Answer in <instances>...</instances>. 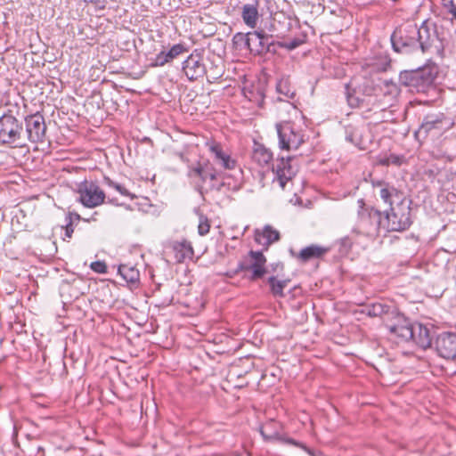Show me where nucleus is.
Listing matches in <instances>:
<instances>
[{"label": "nucleus", "mask_w": 456, "mask_h": 456, "mask_svg": "<svg viewBox=\"0 0 456 456\" xmlns=\"http://www.w3.org/2000/svg\"><path fill=\"white\" fill-rule=\"evenodd\" d=\"M251 158L261 167H271L274 175L273 181H277L282 189L298 171V167L295 163L296 157L278 156L273 159V152L260 143H255Z\"/></svg>", "instance_id": "1"}, {"label": "nucleus", "mask_w": 456, "mask_h": 456, "mask_svg": "<svg viewBox=\"0 0 456 456\" xmlns=\"http://www.w3.org/2000/svg\"><path fill=\"white\" fill-rule=\"evenodd\" d=\"M391 320L387 323L393 330V335L390 339L397 343L412 342L418 346L426 349L432 344L433 337L430 329L419 322L411 323L404 316L391 315Z\"/></svg>", "instance_id": "2"}, {"label": "nucleus", "mask_w": 456, "mask_h": 456, "mask_svg": "<svg viewBox=\"0 0 456 456\" xmlns=\"http://www.w3.org/2000/svg\"><path fill=\"white\" fill-rule=\"evenodd\" d=\"M437 75V66L427 65L417 69L402 71L399 81L411 93L428 94L430 91L436 89L435 81Z\"/></svg>", "instance_id": "3"}, {"label": "nucleus", "mask_w": 456, "mask_h": 456, "mask_svg": "<svg viewBox=\"0 0 456 456\" xmlns=\"http://www.w3.org/2000/svg\"><path fill=\"white\" fill-rule=\"evenodd\" d=\"M218 175L219 173L209 160L197 161L188 167L187 176L201 195L209 191L220 190V185L216 184Z\"/></svg>", "instance_id": "4"}, {"label": "nucleus", "mask_w": 456, "mask_h": 456, "mask_svg": "<svg viewBox=\"0 0 456 456\" xmlns=\"http://www.w3.org/2000/svg\"><path fill=\"white\" fill-rule=\"evenodd\" d=\"M0 145L10 148L26 146L23 123L10 110L0 117Z\"/></svg>", "instance_id": "5"}, {"label": "nucleus", "mask_w": 456, "mask_h": 456, "mask_svg": "<svg viewBox=\"0 0 456 456\" xmlns=\"http://www.w3.org/2000/svg\"><path fill=\"white\" fill-rule=\"evenodd\" d=\"M279 137V145L282 150H297L305 142V134L302 129L296 127L290 122L276 124Z\"/></svg>", "instance_id": "6"}, {"label": "nucleus", "mask_w": 456, "mask_h": 456, "mask_svg": "<svg viewBox=\"0 0 456 456\" xmlns=\"http://www.w3.org/2000/svg\"><path fill=\"white\" fill-rule=\"evenodd\" d=\"M391 44L395 52L418 50L417 26L407 24L397 28L391 36Z\"/></svg>", "instance_id": "7"}, {"label": "nucleus", "mask_w": 456, "mask_h": 456, "mask_svg": "<svg viewBox=\"0 0 456 456\" xmlns=\"http://www.w3.org/2000/svg\"><path fill=\"white\" fill-rule=\"evenodd\" d=\"M76 191L78 194V202L89 208L102 205L106 198L105 192L92 181L85 180L80 183Z\"/></svg>", "instance_id": "8"}, {"label": "nucleus", "mask_w": 456, "mask_h": 456, "mask_svg": "<svg viewBox=\"0 0 456 456\" xmlns=\"http://www.w3.org/2000/svg\"><path fill=\"white\" fill-rule=\"evenodd\" d=\"M379 215L378 227L385 231H403L411 225L409 212L402 214L400 216L394 209H383L381 211L376 208Z\"/></svg>", "instance_id": "9"}, {"label": "nucleus", "mask_w": 456, "mask_h": 456, "mask_svg": "<svg viewBox=\"0 0 456 456\" xmlns=\"http://www.w3.org/2000/svg\"><path fill=\"white\" fill-rule=\"evenodd\" d=\"M403 316L392 305H387L381 302H372V326H376L380 330L381 332H385L386 335L391 338L393 335V330L387 324L391 320V315Z\"/></svg>", "instance_id": "10"}, {"label": "nucleus", "mask_w": 456, "mask_h": 456, "mask_svg": "<svg viewBox=\"0 0 456 456\" xmlns=\"http://www.w3.org/2000/svg\"><path fill=\"white\" fill-rule=\"evenodd\" d=\"M250 258L249 262L246 260L238 263L239 271H249L250 275L248 280L251 281H257L264 277L268 273L266 268V257L264 256L262 251L250 250L248 254Z\"/></svg>", "instance_id": "11"}, {"label": "nucleus", "mask_w": 456, "mask_h": 456, "mask_svg": "<svg viewBox=\"0 0 456 456\" xmlns=\"http://www.w3.org/2000/svg\"><path fill=\"white\" fill-rule=\"evenodd\" d=\"M26 142H43L45 137L46 124L45 118L39 112L27 115L24 118Z\"/></svg>", "instance_id": "12"}, {"label": "nucleus", "mask_w": 456, "mask_h": 456, "mask_svg": "<svg viewBox=\"0 0 456 456\" xmlns=\"http://www.w3.org/2000/svg\"><path fill=\"white\" fill-rule=\"evenodd\" d=\"M183 71L190 81L198 80L207 74L202 52L194 50L183 62Z\"/></svg>", "instance_id": "13"}, {"label": "nucleus", "mask_w": 456, "mask_h": 456, "mask_svg": "<svg viewBox=\"0 0 456 456\" xmlns=\"http://www.w3.org/2000/svg\"><path fill=\"white\" fill-rule=\"evenodd\" d=\"M291 27L290 18L281 14L279 16L275 15L270 22L265 23L263 27L257 29H262L265 32V34L268 36L269 39H273V37L283 39Z\"/></svg>", "instance_id": "14"}, {"label": "nucleus", "mask_w": 456, "mask_h": 456, "mask_svg": "<svg viewBox=\"0 0 456 456\" xmlns=\"http://www.w3.org/2000/svg\"><path fill=\"white\" fill-rule=\"evenodd\" d=\"M399 94L395 83L389 79L379 80V83L372 86V94L378 102L389 104Z\"/></svg>", "instance_id": "15"}, {"label": "nucleus", "mask_w": 456, "mask_h": 456, "mask_svg": "<svg viewBox=\"0 0 456 456\" xmlns=\"http://www.w3.org/2000/svg\"><path fill=\"white\" fill-rule=\"evenodd\" d=\"M346 101L352 108L362 107L365 103L368 105L370 96V86L367 82L362 85H357L354 88L353 93H351L350 85L346 84Z\"/></svg>", "instance_id": "16"}, {"label": "nucleus", "mask_w": 456, "mask_h": 456, "mask_svg": "<svg viewBox=\"0 0 456 456\" xmlns=\"http://www.w3.org/2000/svg\"><path fill=\"white\" fill-rule=\"evenodd\" d=\"M330 248L316 244H312L303 248L300 251L296 252L292 248L289 249L290 255L299 263L306 264L313 260L322 259Z\"/></svg>", "instance_id": "17"}, {"label": "nucleus", "mask_w": 456, "mask_h": 456, "mask_svg": "<svg viewBox=\"0 0 456 456\" xmlns=\"http://www.w3.org/2000/svg\"><path fill=\"white\" fill-rule=\"evenodd\" d=\"M436 348L438 354L445 359H456V334L444 332L436 341Z\"/></svg>", "instance_id": "18"}, {"label": "nucleus", "mask_w": 456, "mask_h": 456, "mask_svg": "<svg viewBox=\"0 0 456 456\" xmlns=\"http://www.w3.org/2000/svg\"><path fill=\"white\" fill-rule=\"evenodd\" d=\"M207 146L216 164L220 165L222 167L227 170H232L236 167V160L224 150L221 143L212 141L208 142Z\"/></svg>", "instance_id": "19"}, {"label": "nucleus", "mask_w": 456, "mask_h": 456, "mask_svg": "<svg viewBox=\"0 0 456 456\" xmlns=\"http://www.w3.org/2000/svg\"><path fill=\"white\" fill-rule=\"evenodd\" d=\"M437 35L436 29L431 28L425 21L420 27H417L418 50L425 53L432 46L436 39Z\"/></svg>", "instance_id": "20"}, {"label": "nucleus", "mask_w": 456, "mask_h": 456, "mask_svg": "<svg viewBox=\"0 0 456 456\" xmlns=\"http://www.w3.org/2000/svg\"><path fill=\"white\" fill-rule=\"evenodd\" d=\"M170 248L175 254V259L177 263H183L186 260H191L194 256V250L191 243L185 239L181 241H172L170 243Z\"/></svg>", "instance_id": "21"}, {"label": "nucleus", "mask_w": 456, "mask_h": 456, "mask_svg": "<svg viewBox=\"0 0 456 456\" xmlns=\"http://www.w3.org/2000/svg\"><path fill=\"white\" fill-rule=\"evenodd\" d=\"M255 241L266 250L269 246L280 240V232L270 225H265L263 230L255 231Z\"/></svg>", "instance_id": "22"}, {"label": "nucleus", "mask_w": 456, "mask_h": 456, "mask_svg": "<svg viewBox=\"0 0 456 456\" xmlns=\"http://www.w3.org/2000/svg\"><path fill=\"white\" fill-rule=\"evenodd\" d=\"M262 29H256L249 32L250 35V51L255 56L265 55V45L270 41L268 36Z\"/></svg>", "instance_id": "23"}, {"label": "nucleus", "mask_w": 456, "mask_h": 456, "mask_svg": "<svg viewBox=\"0 0 456 456\" xmlns=\"http://www.w3.org/2000/svg\"><path fill=\"white\" fill-rule=\"evenodd\" d=\"M259 0H253L242 6L241 18L243 22L250 28H256L259 20Z\"/></svg>", "instance_id": "24"}, {"label": "nucleus", "mask_w": 456, "mask_h": 456, "mask_svg": "<svg viewBox=\"0 0 456 456\" xmlns=\"http://www.w3.org/2000/svg\"><path fill=\"white\" fill-rule=\"evenodd\" d=\"M281 425L274 419H269L260 426L259 432L265 441L281 439Z\"/></svg>", "instance_id": "25"}, {"label": "nucleus", "mask_w": 456, "mask_h": 456, "mask_svg": "<svg viewBox=\"0 0 456 456\" xmlns=\"http://www.w3.org/2000/svg\"><path fill=\"white\" fill-rule=\"evenodd\" d=\"M374 189H379V196L384 204V209H392L393 197L397 194V191L393 186L388 184L372 183Z\"/></svg>", "instance_id": "26"}, {"label": "nucleus", "mask_w": 456, "mask_h": 456, "mask_svg": "<svg viewBox=\"0 0 456 456\" xmlns=\"http://www.w3.org/2000/svg\"><path fill=\"white\" fill-rule=\"evenodd\" d=\"M391 68V59L387 51H376L372 56V73L386 72Z\"/></svg>", "instance_id": "27"}, {"label": "nucleus", "mask_w": 456, "mask_h": 456, "mask_svg": "<svg viewBox=\"0 0 456 456\" xmlns=\"http://www.w3.org/2000/svg\"><path fill=\"white\" fill-rule=\"evenodd\" d=\"M434 130H436L437 132L444 130L443 118L438 115H428L423 119L419 132L428 134Z\"/></svg>", "instance_id": "28"}, {"label": "nucleus", "mask_w": 456, "mask_h": 456, "mask_svg": "<svg viewBox=\"0 0 456 456\" xmlns=\"http://www.w3.org/2000/svg\"><path fill=\"white\" fill-rule=\"evenodd\" d=\"M232 48L235 51H250V35L249 32H238L233 35L232 39Z\"/></svg>", "instance_id": "29"}, {"label": "nucleus", "mask_w": 456, "mask_h": 456, "mask_svg": "<svg viewBox=\"0 0 456 456\" xmlns=\"http://www.w3.org/2000/svg\"><path fill=\"white\" fill-rule=\"evenodd\" d=\"M290 281L289 279L278 280L276 276L273 275L267 279V283L270 287V291L273 297H283L284 289L288 286Z\"/></svg>", "instance_id": "30"}, {"label": "nucleus", "mask_w": 456, "mask_h": 456, "mask_svg": "<svg viewBox=\"0 0 456 456\" xmlns=\"http://www.w3.org/2000/svg\"><path fill=\"white\" fill-rule=\"evenodd\" d=\"M118 272L126 282L134 283L139 281V271L133 265L121 264L118 265Z\"/></svg>", "instance_id": "31"}, {"label": "nucleus", "mask_w": 456, "mask_h": 456, "mask_svg": "<svg viewBox=\"0 0 456 456\" xmlns=\"http://www.w3.org/2000/svg\"><path fill=\"white\" fill-rule=\"evenodd\" d=\"M276 89L279 94H282L288 99H293L295 96V90L289 78H281L277 83Z\"/></svg>", "instance_id": "32"}, {"label": "nucleus", "mask_w": 456, "mask_h": 456, "mask_svg": "<svg viewBox=\"0 0 456 456\" xmlns=\"http://www.w3.org/2000/svg\"><path fill=\"white\" fill-rule=\"evenodd\" d=\"M307 35L305 33H303L300 37H295L289 42H284L281 41V44H279V48H283L288 51H292L303 44L306 42Z\"/></svg>", "instance_id": "33"}, {"label": "nucleus", "mask_w": 456, "mask_h": 456, "mask_svg": "<svg viewBox=\"0 0 456 456\" xmlns=\"http://www.w3.org/2000/svg\"><path fill=\"white\" fill-rule=\"evenodd\" d=\"M307 35L305 33H303L300 37H295L289 42H284L281 41V44H279V48H283L288 51H292L303 44L306 42Z\"/></svg>", "instance_id": "34"}, {"label": "nucleus", "mask_w": 456, "mask_h": 456, "mask_svg": "<svg viewBox=\"0 0 456 456\" xmlns=\"http://www.w3.org/2000/svg\"><path fill=\"white\" fill-rule=\"evenodd\" d=\"M73 219H76V220H80V216L77 213H69V215L66 216V225L64 227L65 229V238H69L70 239L72 237V234L74 232V228H73Z\"/></svg>", "instance_id": "35"}, {"label": "nucleus", "mask_w": 456, "mask_h": 456, "mask_svg": "<svg viewBox=\"0 0 456 456\" xmlns=\"http://www.w3.org/2000/svg\"><path fill=\"white\" fill-rule=\"evenodd\" d=\"M185 52H187V48L184 46V45L176 44L174 45L167 52H165V53L171 62L174 59Z\"/></svg>", "instance_id": "36"}, {"label": "nucleus", "mask_w": 456, "mask_h": 456, "mask_svg": "<svg viewBox=\"0 0 456 456\" xmlns=\"http://www.w3.org/2000/svg\"><path fill=\"white\" fill-rule=\"evenodd\" d=\"M106 184L113 189H115L117 191H118L121 195L129 197L130 199H134L135 196L132 194L124 185L118 183L110 178H105Z\"/></svg>", "instance_id": "37"}, {"label": "nucleus", "mask_w": 456, "mask_h": 456, "mask_svg": "<svg viewBox=\"0 0 456 456\" xmlns=\"http://www.w3.org/2000/svg\"><path fill=\"white\" fill-rule=\"evenodd\" d=\"M279 441H281L285 444H290V445H294L296 447H298L302 450H304L306 453H308L309 455L311 456H314V452L312 449H310L309 447H307L305 444L299 442V441H297L293 438H290V437H284L281 436V439H280Z\"/></svg>", "instance_id": "38"}, {"label": "nucleus", "mask_w": 456, "mask_h": 456, "mask_svg": "<svg viewBox=\"0 0 456 456\" xmlns=\"http://www.w3.org/2000/svg\"><path fill=\"white\" fill-rule=\"evenodd\" d=\"M443 6L449 14L452 15L451 20L456 24V3L454 0H443Z\"/></svg>", "instance_id": "39"}, {"label": "nucleus", "mask_w": 456, "mask_h": 456, "mask_svg": "<svg viewBox=\"0 0 456 456\" xmlns=\"http://www.w3.org/2000/svg\"><path fill=\"white\" fill-rule=\"evenodd\" d=\"M169 60L167 59L165 51H161L159 53L156 55L152 62L151 63V67H161L167 63H169Z\"/></svg>", "instance_id": "40"}, {"label": "nucleus", "mask_w": 456, "mask_h": 456, "mask_svg": "<svg viewBox=\"0 0 456 456\" xmlns=\"http://www.w3.org/2000/svg\"><path fill=\"white\" fill-rule=\"evenodd\" d=\"M210 224L207 217H200L198 225V232L200 236H204L209 232Z\"/></svg>", "instance_id": "41"}, {"label": "nucleus", "mask_w": 456, "mask_h": 456, "mask_svg": "<svg viewBox=\"0 0 456 456\" xmlns=\"http://www.w3.org/2000/svg\"><path fill=\"white\" fill-rule=\"evenodd\" d=\"M91 269L97 273H107V265L103 261H94L90 265Z\"/></svg>", "instance_id": "42"}, {"label": "nucleus", "mask_w": 456, "mask_h": 456, "mask_svg": "<svg viewBox=\"0 0 456 456\" xmlns=\"http://www.w3.org/2000/svg\"><path fill=\"white\" fill-rule=\"evenodd\" d=\"M86 4H91L95 10L102 11L106 8L108 2L106 0H82Z\"/></svg>", "instance_id": "43"}, {"label": "nucleus", "mask_w": 456, "mask_h": 456, "mask_svg": "<svg viewBox=\"0 0 456 456\" xmlns=\"http://www.w3.org/2000/svg\"><path fill=\"white\" fill-rule=\"evenodd\" d=\"M279 44H281V41H275L273 39H270L268 44L265 45V54H266L268 53L275 54L277 53V48L279 47Z\"/></svg>", "instance_id": "44"}, {"label": "nucleus", "mask_w": 456, "mask_h": 456, "mask_svg": "<svg viewBox=\"0 0 456 456\" xmlns=\"http://www.w3.org/2000/svg\"><path fill=\"white\" fill-rule=\"evenodd\" d=\"M377 163L383 166L389 165L390 163L399 165L400 161L398 157L391 156L389 158H379Z\"/></svg>", "instance_id": "45"}, {"label": "nucleus", "mask_w": 456, "mask_h": 456, "mask_svg": "<svg viewBox=\"0 0 456 456\" xmlns=\"http://www.w3.org/2000/svg\"><path fill=\"white\" fill-rule=\"evenodd\" d=\"M240 272H241V271H239V270H238V266H237L235 270L227 272V273H226V275H227L228 277H230V278H232V277H234L235 275H237V274H238L239 273H240Z\"/></svg>", "instance_id": "46"}, {"label": "nucleus", "mask_w": 456, "mask_h": 456, "mask_svg": "<svg viewBox=\"0 0 456 456\" xmlns=\"http://www.w3.org/2000/svg\"><path fill=\"white\" fill-rule=\"evenodd\" d=\"M450 179L452 180V182L453 183H455V184H456V172H452V173L450 174Z\"/></svg>", "instance_id": "47"}, {"label": "nucleus", "mask_w": 456, "mask_h": 456, "mask_svg": "<svg viewBox=\"0 0 456 456\" xmlns=\"http://www.w3.org/2000/svg\"><path fill=\"white\" fill-rule=\"evenodd\" d=\"M358 205L360 209L362 210L365 205L364 200L362 199L358 200Z\"/></svg>", "instance_id": "48"}, {"label": "nucleus", "mask_w": 456, "mask_h": 456, "mask_svg": "<svg viewBox=\"0 0 456 456\" xmlns=\"http://www.w3.org/2000/svg\"><path fill=\"white\" fill-rule=\"evenodd\" d=\"M179 157H180V159H181V160H182V161H183V162H188L187 158H186L183 153H180V154H179Z\"/></svg>", "instance_id": "49"}, {"label": "nucleus", "mask_w": 456, "mask_h": 456, "mask_svg": "<svg viewBox=\"0 0 456 456\" xmlns=\"http://www.w3.org/2000/svg\"><path fill=\"white\" fill-rule=\"evenodd\" d=\"M281 268V269H283V265L282 264H277L276 265V267L273 269V270H276L277 268Z\"/></svg>", "instance_id": "50"}, {"label": "nucleus", "mask_w": 456, "mask_h": 456, "mask_svg": "<svg viewBox=\"0 0 456 456\" xmlns=\"http://www.w3.org/2000/svg\"><path fill=\"white\" fill-rule=\"evenodd\" d=\"M217 77H218L217 76L211 77L212 79H216Z\"/></svg>", "instance_id": "51"}]
</instances>
